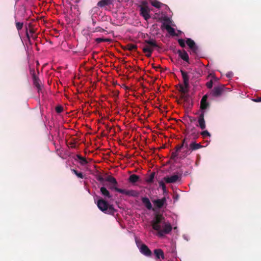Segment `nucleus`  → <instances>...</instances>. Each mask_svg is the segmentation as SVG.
I'll return each instance as SVG.
<instances>
[{
  "instance_id": "obj_1",
  "label": "nucleus",
  "mask_w": 261,
  "mask_h": 261,
  "mask_svg": "<svg viewBox=\"0 0 261 261\" xmlns=\"http://www.w3.org/2000/svg\"><path fill=\"white\" fill-rule=\"evenodd\" d=\"M152 228L157 232L156 235L163 237L169 234L172 229V225L167 221L163 215L157 214L151 222Z\"/></svg>"
},
{
  "instance_id": "obj_2",
  "label": "nucleus",
  "mask_w": 261,
  "mask_h": 261,
  "mask_svg": "<svg viewBox=\"0 0 261 261\" xmlns=\"http://www.w3.org/2000/svg\"><path fill=\"white\" fill-rule=\"evenodd\" d=\"M97 205L101 211L107 214L113 215L116 211L113 205L109 204L107 201L102 198L97 201Z\"/></svg>"
},
{
  "instance_id": "obj_3",
  "label": "nucleus",
  "mask_w": 261,
  "mask_h": 261,
  "mask_svg": "<svg viewBox=\"0 0 261 261\" xmlns=\"http://www.w3.org/2000/svg\"><path fill=\"white\" fill-rule=\"evenodd\" d=\"M180 72L183 79L184 86L180 85L179 91L181 93L183 94H186L188 92V89L189 88V77L187 72H186V71L182 70H180Z\"/></svg>"
},
{
  "instance_id": "obj_4",
  "label": "nucleus",
  "mask_w": 261,
  "mask_h": 261,
  "mask_svg": "<svg viewBox=\"0 0 261 261\" xmlns=\"http://www.w3.org/2000/svg\"><path fill=\"white\" fill-rule=\"evenodd\" d=\"M144 43L147 44L142 48L143 52L153 51V47L160 48L157 44L155 40L150 39L149 40H145Z\"/></svg>"
},
{
  "instance_id": "obj_5",
  "label": "nucleus",
  "mask_w": 261,
  "mask_h": 261,
  "mask_svg": "<svg viewBox=\"0 0 261 261\" xmlns=\"http://www.w3.org/2000/svg\"><path fill=\"white\" fill-rule=\"evenodd\" d=\"M147 3L145 1L142 2V6L140 7V14L145 20H147L150 18L149 14L150 10L147 6Z\"/></svg>"
},
{
  "instance_id": "obj_6",
  "label": "nucleus",
  "mask_w": 261,
  "mask_h": 261,
  "mask_svg": "<svg viewBox=\"0 0 261 261\" xmlns=\"http://www.w3.org/2000/svg\"><path fill=\"white\" fill-rule=\"evenodd\" d=\"M186 43L191 49V54L197 55L199 53V47L192 39L188 38L186 40Z\"/></svg>"
},
{
  "instance_id": "obj_7",
  "label": "nucleus",
  "mask_w": 261,
  "mask_h": 261,
  "mask_svg": "<svg viewBox=\"0 0 261 261\" xmlns=\"http://www.w3.org/2000/svg\"><path fill=\"white\" fill-rule=\"evenodd\" d=\"M117 192L124 194L128 196H131L134 197H138L139 195V192L136 190H126L122 189H117Z\"/></svg>"
},
{
  "instance_id": "obj_8",
  "label": "nucleus",
  "mask_w": 261,
  "mask_h": 261,
  "mask_svg": "<svg viewBox=\"0 0 261 261\" xmlns=\"http://www.w3.org/2000/svg\"><path fill=\"white\" fill-rule=\"evenodd\" d=\"M152 201L155 207L158 209H161L163 206L167 205V200L165 197L161 199H154Z\"/></svg>"
},
{
  "instance_id": "obj_9",
  "label": "nucleus",
  "mask_w": 261,
  "mask_h": 261,
  "mask_svg": "<svg viewBox=\"0 0 261 261\" xmlns=\"http://www.w3.org/2000/svg\"><path fill=\"white\" fill-rule=\"evenodd\" d=\"M30 73L32 76L33 84L37 88L38 91L39 92L41 90L40 81L35 74L34 69H30Z\"/></svg>"
},
{
  "instance_id": "obj_10",
  "label": "nucleus",
  "mask_w": 261,
  "mask_h": 261,
  "mask_svg": "<svg viewBox=\"0 0 261 261\" xmlns=\"http://www.w3.org/2000/svg\"><path fill=\"white\" fill-rule=\"evenodd\" d=\"M225 86L221 85L219 86L215 87L212 91L213 96L215 97L220 96L224 92Z\"/></svg>"
},
{
  "instance_id": "obj_11",
  "label": "nucleus",
  "mask_w": 261,
  "mask_h": 261,
  "mask_svg": "<svg viewBox=\"0 0 261 261\" xmlns=\"http://www.w3.org/2000/svg\"><path fill=\"white\" fill-rule=\"evenodd\" d=\"M204 112L202 111L200 112L198 118V126L201 129H204L205 127V122L204 119Z\"/></svg>"
},
{
  "instance_id": "obj_12",
  "label": "nucleus",
  "mask_w": 261,
  "mask_h": 261,
  "mask_svg": "<svg viewBox=\"0 0 261 261\" xmlns=\"http://www.w3.org/2000/svg\"><path fill=\"white\" fill-rule=\"evenodd\" d=\"M139 250L142 254L146 256H150L152 254L151 250L145 244H142L140 247Z\"/></svg>"
},
{
  "instance_id": "obj_13",
  "label": "nucleus",
  "mask_w": 261,
  "mask_h": 261,
  "mask_svg": "<svg viewBox=\"0 0 261 261\" xmlns=\"http://www.w3.org/2000/svg\"><path fill=\"white\" fill-rule=\"evenodd\" d=\"M177 54L179 57L184 61L187 63H189V58L188 53L185 50H178Z\"/></svg>"
},
{
  "instance_id": "obj_14",
  "label": "nucleus",
  "mask_w": 261,
  "mask_h": 261,
  "mask_svg": "<svg viewBox=\"0 0 261 261\" xmlns=\"http://www.w3.org/2000/svg\"><path fill=\"white\" fill-rule=\"evenodd\" d=\"M179 179V176L177 175H174L170 177L166 176L164 178L167 183H175Z\"/></svg>"
},
{
  "instance_id": "obj_15",
  "label": "nucleus",
  "mask_w": 261,
  "mask_h": 261,
  "mask_svg": "<svg viewBox=\"0 0 261 261\" xmlns=\"http://www.w3.org/2000/svg\"><path fill=\"white\" fill-rule=\"evenodd\" d=\"M141 201L144 205L146 207L148 210H154L152 208V204L147 197H144L141 198Z\"/></svg>"
},
{
  "instance_id": "obj_16",
  "label": "nucleus",
  "mask_w": 261,
  "mask_h": 261,
  "mask_svg": "<svg viewBox=\"0 0 261 261\" xmlns=\"http://www.w3.org/2000/svg\"><path fill=\"white\" fill-rule=\"evenodd\" d=\"M153 252L156 259H165L164 253L161 249H155L153 250Z\"/></svg>"
},
{
  "instance_id": "obj_17",
  "label": "nucleus",
  "mask_w": 261,
  "mask_h": 261,
  "mask_svg": "<svg viewBox=\"0 0 261 261\" xmlns=\"http://www.w3.org/2000/svg\"><path fill=\"white\" fill-rule=\"evenodd\" d=\"M188 146L190 148L191 152L202 147V145H201L200 143H196L195 142H192L189 145H188Z\"/></svg>"
},
{
  "instance_id": "obj_18",
  "label": "nucleus",
  "mask_w": 261,
  "mask_h": 261,
  "mask_svg": "<svg viewBox=\"0 0 261 261\" xmlns=\"http://www.w3.org/2000/svg\"><path fill=\"white\" fill-rule=\"evenodd\" d=\"M184 147L188 148V143L186 142L185 139L182 141V143L180 144H178L175 147V151L178 152Z\"/></svg>"
},
{
  "instance_id": "obj_19",
  "label": "nucleus",
  "mask_w": 261,
  "mask_h": 261,
  "mask_svg": "<svg viewBox=\"0 0 261 261\" xmlns=\"http://www.w3.org/2000/svg\"><path fill=\"white\" fill-rule=\"evenodd\" d=\"M101 194L105 197L111 198L112 196L110 194V192L106 188L102 187L100 189Z\"/></svg>"
},
{
  "instance_id": "obj_20",
  "label": "nucleus",
  "mask_w": 261,
  "mask_h": 261,
  "mask_svg": "<svg viewBox=\"0 0 261 261\" xmlns=\"http://www.w3.org/2000/svg\"><path fill=\"white\" fill-rule=\"evenodd\" d=\"M76 158L74 159L75 160H79L80 164L82 166L85 165L88 163L86 158L82 156L80 154H76Z\"/></svg>"
},
{
  "instance_id": "obj_21",
  "label": "nucleus",
  "mask_w": 261,
  "mask_h": 261,
  "mask_svg": "<svg viewBox=\"0 0 261 261\" xmlns=\"http://www.w3.org/2000/svg\"><path fill=\"white\" fill-rule=\"evenodd\" d=\"M165 29L167 30L168 32L172 36H175L176 33L175 31V29L171 27L169 24L164 23Z\"/></svg>"
},
{
  "instance_id": "obj_22",
  "label": "nucleus",
  "mask_w": 261,
  "mask_h": 261,
  "mask_svg": "<svg viewBox=\"0 0 261 261\" xmlns=\"http://www.w3.org/2000/svg\"><path fill=\"white\" fill-rule=\"evenodd\" d=\"M111 4V0H101L98 2L97 6L102 8Z\"/></svg>"
},
{
  "instance_id": "obj_23",
  "label": "nucleus",
  "mask_w": 261,
  "mask_h": 261,
  "mask_svg": "<svg viewBox=\"0 0 261 261\" xmlns=\"http://www.w3.org/2000/svg\"><path fill=\"white\" fill-rule=\"evenodd\" d=\"M186 148V149H185V150H184L181 152L180 156H179V158L181 159H185L187 156L189 155L191 153V151L190 149V148L188 146V148Z\"/></svg>"
},
{
  "instance_id": "obj_24",
  "label": "nucleus",
  "mask_w": 261,
  "mask_h": 261,
  "mask_svg": "<svg viewBox=\"0 0 261 261\" xmlns=\"http://www.w3.org/2000/svg\"><path fill=\"white\" fill-rule=\"evenodd\" d=\"M210 106V104L207 101H200V111L201 112L204 111Z\"/></svg>"
},
{
  "instance_id": "obj_25",
  "label": "nucleus",
  "mask_w": 261,
  "mask_h": 261,
  "mask_svg": "<svg viewBox=\"0 0 261 261\" xmlns=\"http://www.w3.org/2000/svg\"><path fill=\"white\" fill-rule=\"evenodd\" d=\"M139 176L136 174H132L129 176L128 180L130 182L134 184L138 181Z\"/></svg>"
},
{
  "instance_id": "obj_26",
  "label": "nucleus",
  "mask_w": 261,
  "mask_h": 261,
  "mask_svg": "<svg viewBox=\"0 0 261 261\" xmlns=\"http://www.w3.org/2000/svg\"><path fill=\"white\" fill-rule=\"evenodd\" d=\"M105 180L108 182H110L113 185H117L118 182L115 178L112 176H108L106 179Z\"/></svg>"
},
{
  "instance_id": "obj_27",
  "label": "nucleus",
  "mask_w": 261,
  "mask_h": 261,
  "mask_svg": "<svg viewBox=\"0 0 261 261\" xmlns=\"http://www.w3.org/2000/svg\"><path fill=\"white\" fill-rule=\"evenodd\" d=\"M137 48V45L134 44H128L126 46V48L129 51H135Z\"/></svg>"
},
{
  "instance_id": "obj_28",
  "label": "nucleus",
  "mask_w": 261,
  "mask_h": 261,
  "mask_svg": "<svg viewBox=\"0 0 261 261\" xmlns=\"http://www.w3.org/2000/svg\"><path fill=\"white\" fill-rule=\"evenodd\" d=\"M150 3L152 6L153 7L156 8H160L161 6L163 5L161 3H160L159 1H157L156 0L154 1H151Z\"/></svg>"
},
{
  "instance_id": "obj_29",
  "label": "nucleus",
  "mask_w": 261,
  "mask_h": 261,
  "mask_svg": "<svg viewBox=\"0 0 261 261\" xmlns=\"http://www.w3.org/2000/svg\"><path fill=\"white\" fill-rule=\"evenodd\" d=\"M155 176V172H152L149 177L146 179V181L147 183H152L153 181V179Z\"/></svg>"
},
{
  "instance_id": "obj_30",
  "label": "nucleus",
  "mask_w": 261,
  "mask_h": 261,
  "mask_svg": "<svg viewBox=\"0 0 261 261\" xmlns=\"http://www.w3.org/2000/svg\"><path fill=\"white\" fill-rule=\"evenodd\" d=\"M71 171L75 174L78 177L80 178H83L84 175L82 172H79L75 169H71Z\"/></svg>"
},
{
  "instance_id": "obj_31",
  "label": "nucleus",
  "mask_w": 261,
  "mask_h": 261,
  "mask_svg": "<svg viewBox=\"0 0 261 261\" xmlns=\"http://www.w3.org/2000/svg\"><path fill=\"white\" fill-rule=\"evenodd\" d=\"M159 184L160 187L162 188V189L163 191V192L164 193L166 192V185H165V183L164 182V181L162 180L159 181Z\"/></svg>"
},
{
  "instance_id": "obj_32",
  "label": "nucleus",
  "mask_w": 261,
  "mask_h": 261,
  "mask_svg": "<svg viewBox=\"0 0 261 261\" xmlns=\"http://www.w3.org/2000/svg\"><path fill=\"white\" fill-rule=\"evenodd\" d=\"M95 41L97 43H99L102 42L108 41H109V39H105V38H97L95 39Z\"/></svg>"
},
{
  "instance_id": "obj_33",
  "label": "nucleus",
  "mask_w": 261,
  "mask_h": 261,
  "mask_svg": "<svg viewBox=\"0 0 261 261\" xmlns=\"http://www.w3.org/2000/svg\"><path fill=\"white\" fill-rule=\"evenodd\" d=\"M16 24V29L18 31H19L20 30H21L23 26V22H16L15 23Z\"/></svg>"
},
{
  "instance_id": "obj_34",
  "label": "nucleus",
  "mask_w": 261,
  "mask_h": 261,
  "mask_svg": "<svg viewBox=\"0 0 261 261\" xmlns=\"http://www.w3.org/2000/svg\"><path fill=\"white\" fill-rule=\"evenodd\" d=\"M178 155V152L175 151L172 152L171 159L173 160H175V159L177 158Z\"/></svg>"
},
{
  "instance_id": "obj_35",
  "label": "nucleus",
  "mask_w": 261,
  "mask_h": 261,
  "mask_svg": "<svg viewBox=\"0 0 261 261\" xmlns=\"http://www.w3.org/2000/svg\"><path fill=\"white\" fill-rule=\"evenodd\" d=\"M104 31H105V30L101 28L100 27H97L92 31V32L93 33L98 32H103Z\"/></svg>"
},
{
  "instance_id": "obj_36",
  "label": "nucleus",
  "mask_w": 261,
  "mask_h": 261,
  "mask_svg": "<svg viewBox=\"0 0 261 261\" xmlns=\"http://www.w3.org/2000/svg\"><path fill=\"white\" fill-rule=\"evenodd\" d=\"M201 135L204 137H210L211 136V134H210V133L205 130H204L203 132H202L201 133Z\"/></svg>"
},
{
  "instance_id": "obj_37",
  "label": "nucleus",
  "mask_w": 261,
  "mask_h": 261,
  "mask_svg": "<svg viewBox=\"0 0 261 261\" xmlns=\"http://www.w3.org/2000/svg\"><path fill=\"white\" fill-rule=\"evenodd\" d=\"M178 42L179 43V44L180 45V46L182 47H185L186 45H185V40L182 39H178Z\"/></svg>"
},
{
  "instance_id": "obj_38",
  "label": "nucleus",
  "mask_w": 261,
  "mask_h": 261,
  "mask_svg": "<svg viewBox=\"0 0 261 261\" xmlns=\"http://www.w3.org/2000/svg\"><path fill=\"white\" fill-rule=\"evenodd\" d=\"M56 112L58 113H60L61 112H63V108L60 106H57L56 108Z\"/></svg>"
},
{
  "instance_id": "obj_39",
  "label": "nucleus",
  "mask_w": 261,
  "mask_h": 261,
  "mask_svg": "<svg viewBox=\"0 0 261 261\" xmlns=\"http://www.w3.org/2000/svg\"><path fill=\"white\" fill-rule=\"evenodd\" d=\"M213 81L212 80H211L209 82H208L206 84V87L209 88V89H211L213 87Z\"/></svg>"
},
{
  "instance_id": "obj_40",
  "label": "nucleus",
  "mask_w": 261,
  "mask_h": 261,
  "mask_svg": "<svg viewBox=\"0 0 261 261\" xmlns=\"http://www.w3.org/2000/svg\"><path fill=\"white\" fill-rule=\"evenodd\" d=\"M135 242H136L137 247L139 248V249H140V246L142 244L141 240L136 238Z\"/></svg>"
},
{
  "instance_id": "obj_41",
  "label": "nucleus",
  "mask_w": 261,
  "mask_h": 261,
  "mask_svg": "<svg viewBox=\"0 0 261 261\" xmlns=\"http://www.w3.org/2000/svg\"><path fill=\"white\" fill-rule=\"evenodd\" d=\"M110 189L111 190H114L115 191H116L117 192V189H119L117 187V185H112L110 187Z\"/></svg>"
},
{
  "instance_id": "obj_42",
  "label": "nucleus",
  "mask_w": 261,
  "mask_h": 261,
  "mask_svg": "<svg viewBox=\"0 0 261 261\" xmlns=\"http://www.w3.org/2000/svg\"><path fill=\"white\" fill-rule=\"evenodd\" d=\"M25 34H26V36H27V37L28 38V40L29 43L30 44H31V40H30V37L29 34L28 33L27 28H26V33Z\"/></svg>"
},
{
  "instance_id": "obj_43",
  "label": "nucleus",
  "mask_w": 261,
  "mask_h": 261,
  "mask_svg": "<svg viewBox=\"0 0 261 261\" xmlns=\"http://www.w3.org/2000/svg\"><path fill=\"white\" fill-rule=\"evenodd\" d=\"M97 179L100 182H103L105 180V179L101 176H98L97 177Z\"/></svg>"
},
{
  "instance_id": "obj_44",
  "label": "nucleus",
  "mask_w": 261,
  "mask_h": 261,
  "mask_svg": "<svg viewBox=\"0 0 261 261\" xmlns=\"http://www.w3.org/2000/svg\"><path fill=\"white\" fill-rule=\"evenodd\" d=\"M145 54V56L147 58H149L151 57V54L152 53V51H150V52H143Z\"/></svg>"
},
{
  "instance_id": "obj_45",
  "label": "nucleus",
  "mask_w": 261,
  "mask_h": 261,
  "mask_svg": "<svg viewBox=\"0 0 261 261\" xmlns=\"http://www.w3.org/2000/svg\"><path fill=\"white\" fill-rule=\"evenodd\" d=\"M207 96L206 95H204L201 99L200 101H207Z\"/></svg>"
},
{
  "instance_id": "obj_46",
  "label": "nucleus",
  "mask_w": 261,
  "mask_h": 261,
  "mask_svg": "<svg viewBox=\"0 0 261 261\" xmlns=\"http://www.w3.org/2000/svg\"><path fill=\"white\" fill-rule=\"evenodd\" d=\"M252 100L255 101V102H261V97H257L255 99H253Z\"/></svg>"
},
{
  "instance_id": "obj_47",
  "label": "nucleus",
  "mask_w": 261,
  "mask_h": 261,
  "mask_svg": "<svg viewBox=\"0 0 261 261\" xmlns=\"http://www.w3.org/2000/svg\"><path fill=\"white\" fill-rule=\"evenodd\" d=\"M233 73L232 72H229L226 74V76L228 78H230L232 76Z\"/></svg>"
},
{
  "instance_id": "obj_48",
  "label": "nucleus",
  "mask_w": 261,
  "mask_h": 261,
  "mask_svg": "<svg viewBox=\"0 0 261 261\" xmlns=\"http://www.w3.org/2000/svg\"><path fill=\"white\" fill-rule=\"evenodd\" d=\"M70 147L72 148H75L76 146L75 142H70Z\"/></svg>"
},
{
  "instance_id": "obj_49",
  "label": "nucleus",
  "mask_w": 261,
  "mask_h": 261,
  "mask_svg": "<svg viewBox=\"0 0 261 261\" xmlns=\"http://www.w3.org/2000/svg\"><path fill=\"white\" fill-rule=\"evenodd\" d=\"M189 119L191 122H193L196 120L195 118H194L192 117H189Z\"/></svg>"
},
{
  "instance_id": "obj_50",
  "label": "nucleus",
  "mask_w": 261,
  "mask_h": 261,
  "mask_svg": "<svg viewBox=\"0 0 261 261\" xmlns=\"http://www.w3.org/2000/svg\"><path fill=\"white\" fill-rule=\"evenodd\" d=\"M30 33L31 34H34L35 33V31L33 29H31L30 30Z\"/></svg>"
},
{
  "instance_id": "obj_51",
  "label": "nucleus",
  "mask_w": 261,
  "mask_h": 261,
  "mask_svg": "<svg viewBox=\"0 0 261 261\" xmlns=\"http://www.w3.org/2000/svg\"><path fill=\"white\" fill-rule=\"evenodd\" d=\"M92 23H93V25H95L96 24V21L94 20V19H92Z\"/></svg>"
},
{
  "instance_id": "obj_52",
  "label": "nucleus",
  "mask_w": 261,
  "mask_h": 261,
  "mask_svg": "<svg viewBox=\"0 0 261 261\" xmlns=\"http://www.w3.org/2000/svg\"><path fill=\"white\" fill-rule=\"evenodd\" d=\"M32 38H34V39H35V38H36V37H34V36H32Z\"/></svg>"
},
{
  "instance_id": "obj_53",
  "label": "nucleus",
  "mask_w": 261,
  "mask_h": 261,
  "mask_svg": "<svg viewBox=\"0 0 261 261\" xmlns=\"http://www.w3.org/2000/svg\"><path fill=\"white\" fill-rule=\"evenodd\" d=\"M32 38H34V39H35V38H36V37H34V36H32Z\"/></svg>"
},
{
  "instance_id": "obj_54",
  "label": "nucleus",
  "mask_w": 261,
  "mask_h": 261,
  "mask_svg": "<svg viewBox=\"0 0 261 261\" xmlns=\"http://www.w3.org/2000/svg\"><path fill=\"white\" fill-rule=\"evenodd\" d=\"M32 38H34V39H35V38H36V37H34V36H32Z\"/></svg>"
}]
</instances>
